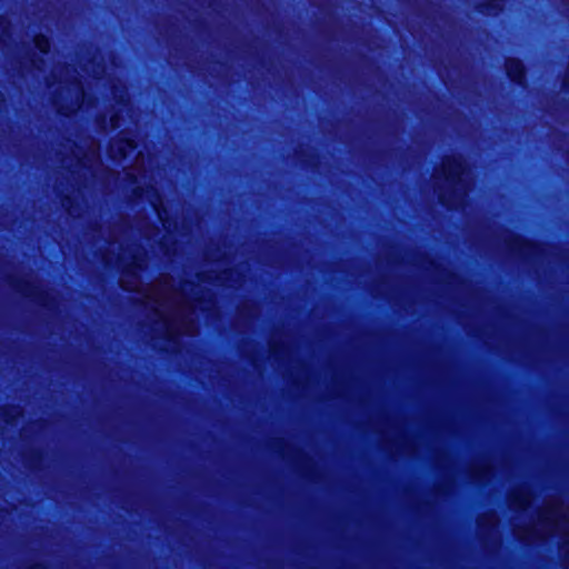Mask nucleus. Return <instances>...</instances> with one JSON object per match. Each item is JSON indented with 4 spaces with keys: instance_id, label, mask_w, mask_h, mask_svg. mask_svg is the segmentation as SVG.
Segmentation results:
<instances>
[{
    "instance_id": "1",
    "label": "nucleus",
    "mask_w": 569,
    "mask_h": 569,
    "mask_svg": "<svg viewBox=\"0 0 569 569\" xmlns=\"http://www.w3.org/2000/svg\"><path fill=\"white\" fill-rule=\"evenodd\" d=\"M52 77L54 81L62 84L61 92L53 100L58 112L66 116L74 113L84 100V90L77 69L68 66H57Z\"/></svg>"
},
{
    "instance_id": "2",
    "label": "nucleus",
    "mask_w": 569,
    "mask_h": 569,
    "mask_svg": "<svg viewBox=\"0 0 569 569\" xmlns=\"http://www.w3.org/2000/svg\"><path fill=\"white\" fill-rule=\"evenodd\" d=\"M156 310L159 313H168L167 316H162L161 318L167 326V336L171 339L176 335H193L196 332L194 325L191 322H187L184 320L178 319L182 318L186 312L184 306H181L180 301L174 293H160L158 291L153 292Z\"/></svg>"
},
{
    "instance_id": "3",
    "label": "nucleus",
    "mask_w": 569,
    "mask_h": 569,
    "mask_svg": "<svg viewBox=\"0 0 569 569\" xmlns=\"http://www.w3.org/2000/svg\"><path fill=\"white\" fill-rule=\"evenodd\" d=\"M83 143L87 147L86 151H82L80 146L74 143L68 146L70 154L61 159L62 167L69 169L72 173L77 174L78 178H87V173L81 172L79 169L88 168L91 178H98L93 169L100 162V144L91 138L84 139Z\"/></svg>"
},
{
    "instance_id": "4",
    "label": "nucleus",
    "mask_w": 569,
    "mask_h": 569,
    "mask_svg": "<svg viewBox=\"0 0 569 569\" xmlns=\"http://www.w3.org/2000/svg\"><path fill=\"white\" fill-rule=\"evenodd\" d=\"M136 149L137 144L133 140L118 137L110 141L108 154L112 160L123 162Z\"/></svg>"
},
{
    "instance_id": "5",
    "label": "nucleus",
    "mask_w": 569,
    "mask_h": 569,
    "mask_svg": "<svg viewBox=\"0 0 569 569\" xmlns=\"http://www.w3.org/2000/svg\"><path fill=\"white\" fill-rule=\"evenodd\" d=\"M469 174L466 161L461 157H447L442 161V177L441 178H463ZM432 178H437L433 176Z\"/></svg>"
},
{
    "instance_id": "6",
    "label": "nucleus",
    "mask_w": 569,
    "mask_h": 569,
    "mask_svg": "<svg viewBox=\"0 0 569 569\" xmlns=\"http://www.w3.org/2000/svg\"><path fill=\"white\" fill-rule=\"evenodd\" d=\"M506 71L510 79L515 82L522 83L525 80V68L518 59H507Z\"/></svg>"
},
{
    "instance_id": "7",
    "label": "nucleus",
    "mask_w": 569,
    "mask_h": 569,
    "mask_svg": "<svg viewBox=\"0 0 569 569\" xmlns=\"http://www.w3.org/2000/svg\"><path fill=\"white\" fill-rule=\"evenodd\" d=\"M120 284L124 290L136 291L140 287V280L136 271L130 269L121 276Z\"/></svg>"
},
{
    "instance_id": "8",
    "label": "nucleus",
    "mask_w": 569,
    "mask_h": 569,
    "mask_svg": "<svg viewBox=\"0 0 569 569\" xmlns=\"http://www.w3.org/2000/svg\"><path fill=\"white\" fill-rule=\"evenodd\" d=\"M530 495L525 490L515 491L510 497V503L519 509H526L530 505Z\"/></svg>"
},
{
    "instance_id": "9",
    "label": "nucleus",
    "mask_w": 569,
    "mask_h": 569,
    "mask_svg": "<svg viewBox=\"0 0 569 569\" xmlns=\"http://www.w3.org/2000/svg\"><path fill=\"white\" fill-rule=\"evenodd\" d=\"M34 44L42 53H47L50 50V41L43 34H38L34 37Z\"/></svg>"
},
{
    "instance_id": "10",
    "label": "nucleus",
    "mask_w": 569,
    "mask_h": 569,
    "mask_svg": "<svg viewBox=\"0 0 569 569\" xmlns=\"http://www.w3.org/2000/svg\"><path fill=\"white\" fill-rule=\"evenodd\" d=\"M10 22L6 17H0V41L9 34Z\"/></svg>"
},
{
    "instance_id": "11",
    "label": "nucleus",
    "mask_w": 569,
    "mask_h": 569,
    "mask_svg": "<svg viewBox=\"0 0 569 569\" xmlns=\"http://www.w3.org/2000/svg\"><path fill=\"white\" fill-rule=\"evenodd\" d=\"M113 94H114V97L118 99L119 103H121V104H127L128 100H127V93H126V90H122V91L118 94V88H114Z\"/></svg>"
},
{
    "instance_id": "12",
    "label": "nucleus",
    "mask_w": 569,
    "mask_h": 569,
    "mask_svg": "<svg viewBox=\"0 0 569 569\" xmlns=\"http://www.w3.org/2000/svg\"><path fill=\"white\" fill-rule=\"evenodd\" d=\"M558 516H559L558 511L552 510L550 512L549 517H545V516L541 517L540 525H542V522H545V520H547V519L558 520Z\"/></svg>"
},
{
    "instance_id": "13",
    "label": "nucleus",
    "mask_w": 569,
    "mask_h": 569,
    "mask_svg": "<svg viewBox=\"0 0 569 569\" xmlns=\"http://www.w3.org/2000/svg\"><path fill=\"white\" fill-rule=\"evenodd\" d=\"M560 530H561V528H560V525L558 522L557 523H552V525H550V528H548V533L549 535H553V533H556V532H558Z\"/></svg>"
},
{
    "instance_id": "14",
    "label": "nucleus",
    "mask_w": 569,
    "mask_h": 569,
    "mask_svg": "<svg viewBox=\"0 0 569 569\" xmlns=\"http://www.w3.org/2000/svg\"><path fill=\"white\" fill-rule=\"evenodd\" d=\"M119 127V117L114 114L111 117V128L117 129Z\"/></svg>"
},
{
    "instance_id": "15",
    "label": "nucleus",
    "mask_w": 569,
    "mask_h": 569,
    "mask_svg": "<svg viewBox=\"0 0 569 569\" xmlns=\"http://www.w3.org/2000/svg\"><path fill=\"white\" fill-rule=\"evenodd\" d=\"M140 160H142V152H139L138 156L136 157V167L140 166Z\"/></svg>"
},
{
    "instance_id": "16",
    "label": "nucleus",
    "mask_w": 569,
    "mask_h": 569,
    "mask_svg": "<svg viewBox=\"0 0 569 569\" xmlns=\"http://www.w3.org/2000/svg\"><path fill=\"white\" fill-rule=\"evenodd\" d=\"M102 73H103V69H101L100 71H93V76L96 78H100Z\"/></svg>"
},
{
    "instance_id": "17",
    "label": "nucleus",
    "mask_w": 569,
    "mask_h": 569,
    "mask_svg": "<svg viewBox=\"0 0 569 569\" xmlns=\"http://www.w3.org/2000/svg\"><path fill=\"white\" fill-rule=\"evenodd\" d=\"M124 178H136V176L132 172H126Z\"/></svg>"
},
{
    "instance_id": "18",
    "label": "nucleus",
    "mask_w": 569,
    "mask_h": 569,
    "mask_svg": "<svg viewBox=\"0 0 569 569\" xmlns=\"http://www.w3.org/2000/svg\"><path fill=\"white\" fill-rule=\"evenodd\" d=\"M128 168H130V166H129V164H122V169H123V170H126V169H128Z\"/></svg>"
},
{
    "instance_id": "19",
    "label": "nucleus",
    "mask_w": 569,
    "mask_h": 569,
    "mask_svg": "<svg viewBox=\"0 0 569 569\" xmlns=\"http://www.w3.org/2000/svg\"><path fill=\"white\" fill-rule=\"evenodd\" d=\"M33 64H34L36 69H40V66H38V63L36 61H33Z\"/></svg>"
},
{
    "instance_id": "20",
    "label": "nucleus",
    "mask_w": 569,
    "mask_h": 569,
    "mask_svg": "<svg viewBox=\"0 0 569 569\" xmlns=\"http://www.w3.org/2000/svg\"><path fill=\"white\" fill-rule=\"evenodd\" d=\"M548 535L549 533L547 532V533L542 535L541 538H546V537H548Z\"/></svg>"
},
{
    "instance_id": "21",
    "label": "nucleus",
    "mask_w": 569,
    "mask_h": 569,
    "mask_svg": "<svg viewBox=\"0 0 569 569\" xmlns=\"http://www.w3.org/2000/svg\"><path fill=\"white\" fill-rule=\"evenodd\" d=\"M548 535L549 533L547 532V533L542 535L541 538H546V537H548Z\"/></svg>"
}]
</instances>
